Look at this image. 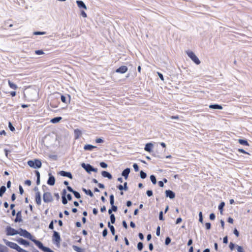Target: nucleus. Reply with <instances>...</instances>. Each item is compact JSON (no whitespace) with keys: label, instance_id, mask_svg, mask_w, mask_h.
Instances as JSON below:
<instances>
[{"label":"nucleus","instance_id":"obj_35","mask_svg":"<svg viewBox=\"0 0 252 252\" xmlns=\"http://www.w3.org/2000/svg\"><path fill=\"white\" fill-rule=\"evenodd\" d=\"M147 176L146 174L143 171H140V177L142 179H145Z\"/></svg>","mask_w":252,"mask_h":252},{"label":"nucleus","instance_id":"obj_60","mask_svg":"<svg viewBox=\"0 0 252 252\" xmlns=\"http://www.w3.org/2000/svg\"><path fill=\"white\" fill-rule=\"evenodd\" d=\"M25 184L27 185L28 186H31V181L30 180H26L25 181Z\"/></svg>","mask_w":252,"mask_h":252},{"label":"nucleus","instance_id":"obj_14","mask_svg":"<svg viewBox=\"0 0 252 252\" xmlns=\"http://www.w3.org/2000/svg\"><path fill=\"white\" fill-rule=\"evenodd\" d=\"M55 179L54 176H51L49 177L48 181L47 184L51 186H53L55 184Z\"/></svg>","mask_w":252,"mask_h":252},{"label":"nucleus","instance_id":"obj_21","mask_svg":"<svg viewBox=\"0 0 252 252\" xmlns=\"http://www.w3.org/2000/svg\"><path fill=\"white\" fill-rule=\"evenodd\" d=\"M8 83L10 88L13 90H16L18 88L17 86L14 83L11 82L10 80L8 81Z\"/></svg>","mask_w":252,"mask_h":252},{"label":"nucleus","instance_id":"obj_63","mask_svg":"<svg viewBox=\"0 0 252 252\" xmlns=\"http://www.w3.org/2000/svg\"><path fill=\"white\" fill-rule=\"evenodd\" d=\"M124 189L126 190H127L128 189V188L127 187V183L126 182H125L124 184Z\"/></svg>","mask_w":252,"mask_h":252},{"label":"nucleus","instance_id":"obj_2","mask_svg":"<svg viewBox=\"0 0 252 252\" xmlns=\"http://www.w3.org/2000/svg\"><path fill=\"white\" fill-rule=\"evenodd\" d=\"M27 163L29 166L33 168H40L42 165L41 161L38 159L29 160Z\"/></svg>","mask_w":252,"mask_h":252},{"label":"nucleus","instance_id":"obj_64","mask_svg":"<svg viewBox=\"0 0 252 252\" xmlns=\"http://www.w3.org/2000/svg\"><path fill=\"white\" fill-rule=\"evenodd\" d=\"M67 190L70 191V192H73L74 190L69 186H67Z\"/></svg>","mask_w":252,"mask_h":252},{"label":"nucleus","instance_id":"obj_31","mask_svg":"<svg viewBox=\"0 0 252 252\" xmlns=\"http://www.w3.org/2000/svg\"><path fill=\"white\" fill-rule=\"evenodd\" d=\"M150 179L153 184H156L157 182L156 178L154 175H151Z\"/></svg>","mask_w":252,"mask_h":252},{"label":"nucleus","instance_id":"obj_13","mask_svg":"<svg viewBox=\"0 0 252 252\" xmlns=\"http://www.w3.org/2000/svg\"><path fill=\"white\" fill-rule=\"evenodd\" d=\"M60 175L64 177H67L70 179H72V176L70 172H65L64 171H61L60 172Z\"/></svg>","mask_w":252,"mask_h":252},{"label":"nucleus","instance_id":"obj_11","mask_svg":"<svg viewBox=\"0 0 252 252\" xmlns=\"http://www.w3.org/2000/svg\"><path fill=\"white\" fill-rule=\"evenodd\" d=\"M66 191L65 189H63L62 192V202L65 205L67 203V200L66 198Z\"/></svg>","mask_w":252,"mask_h":252},{"label":"nucleus","instance_id":"obj_46","mask_svg":"<svg viewBox=\"0 0 252 252\" xmlns=\"http://www.w3.org/2000/svg\"><path fill=\"white\" fill-rule=\"evenodd\" d=\"M235 245L232 242H230L229 245L230 249L232 251L234 248Z\"/></svg>","mask_w":252,"mask_h":252},{"label":"nucleus","instance_id":"obj_57","mask_svg":"<svg viewBox=\"0 0 252 252\" xmlns=\"http://www.w3.org/2000/svg\"><path fill=\"white\" fill-rule=\"evenodd\" d=\"M81 15L84 18H86L87 16L86 13L84 11H81Z\"/></svg>","mask_w":252,"mask_h":252},{"label":"nucleus","instance_id":"obj_23","mask_svg":"<svg viewBox=\"0 0 252 252\" xmlns=\"http://www.w3.org/2000/svg\"><path fill=\"white\" fill-rule=\"evenodd\" d=\"M209 108L211 109H222V107L219 104H211L209 105Z\"/></svg>","mask_w":252,"mask_h":252},{"label":"nucleus","instance_id":"obj_32","mask_svg":"<svg viewBox=\"0 0 252 252\" xmlns=\"http://www.w3.org/2000/svg\"><path fill=\"white\" fill-rule=\"evenodd\" d=\"M110 220L111 222L114 224L115 222V217L114 214H111L110 215Z\"/></svg>","mask_w":252,"mask_h":252},{"label":"nucleus","instance_id":"obj_18","mask_svg":"<svg viewBox=\"0 0 252 252\" xmlns=\"http://www.w3.org/2000/svg\"><path fill=\"white\" fill-rule=\"evenodd\" d=\"M101 175L103 177L108 178L109 179H111L112 178V176L111 174L105 171H103L101 172Z\"/></svg>","mask_w":252,"mask_h":252},{"label":"nucleus","instance_id":"obj_20","mask_svg":"<svg viewBox=\"0 0 252 252\" xmlns=\"http://www.w3.org/2000/svg\"><path fill=\"white\" fill-rule=\"evenodd\" d=\"M76 3L77 4L79 8H83L85 9H87V7H86V5L82 1L77 0L76 1Z\"/></svg>","mask_w":252,"mask_h":252},{"label":"nucleus","instance_id":"obj_40","mask_svg":"<svg viewBox=\"0 0 252 252\" xmlns=\"http://www.w3.org/2000/svg\"><path fill=\"white\" fill-rule=\"evenodd\" d=\"M61 100H62V101L63 102L65 103H67L66 100V97H65V96H64L63 95H62L61 97Z\"/></svg>","mask_w":252,"mask_h":252},{"label":"nucleus","instance_id":"obj_51","mask_svg":"<svg viewBox=\"0 0 252 252\" xmlns=\"http://www.w3.org/2000/svg\"><path fill=\"white\" fill-rule=\"evenodd\" d=\"M111 209L114 212H116L117 211V207L116 206H115L114 205H112Z\"/></svg>","mask_w":252,"mask_h":252},{"label":"nucleus","instance_id":"obj_37","mask_svg":"<svg viewBox=\"0 0 252 252\" xmlns=\"http://www.w3.org/2000/svg\"><path fill=\"white\" fill-rule=\"evenodd\" d=\"M238 151L239 152L241 153H243V154H247V155H250V154H249L248 152H247L245 151L244 149H238Z\"/></svg>","mask_w":252,"mask_h":252},{"label":"nucleus","instance_id":"obj_47","mask_svg":"<svg viewBox=\"0 0 252 252\" xmlns=\"http://www.w3.org/2000/svg\"><path fill=\"white\" fill-rule=\"evenodd\" d=\"M205 227L207 229H210L211 228V223L209 222H206L205 223Z\"/></svg>","mask_w":252,"mask_h":252},{"label":"nucleus","instance_id":"obj_42","mask_svg":"<svg viewBox=\"0 0 252 252\" xmlns=\"http://www.w3.org/2000/svg\"><path fill=\"white\" fill-rule=\"evenodd\" d=\"M100 165L101 167L105 168L107 167V164L104 162H101L100 163Z\"/></svg>","mask_w":252,"mask_h":252},{"label":"nucleus","instance_id":"obj_41","mask_svg":"<svg viewBox=\"0 0 252 252\" xmlns=\"http://www.w3.org/2000/svg\"><path fill=\"white\" fill-rule=\"evenodd\" d=\"M35 174L37 176V183L38 184V182H39V179H40V173L38 171H35Z\"/></svg>","mask_w":252,"mask_h":252},{"label":"nucleus","instance_id":"obj_17","mask_svg":"<svg viewBox=\"0 0 252 252\" xmlns=\"http://www.w3.org/2000/svg\"><path fill=\"white\" fill-rule=\"evenodd\" d=\"M166 195L167 196H168L170 198L172 199L175 197V193L170 190H166Z\"/></svg>","mask_w":252,"mask_h":252},{"label":"nucleus","instance_id":"obj_62","mask_svg":"<svg viewBox=\"0 0 252 252\" xmlns=\"http://www.w3.org/2000/svg\"><path fill=\"white\" fill-rule=\"evenodd\" d=\"M159 219L160 220H163V215H162V212L161 211L159 213Z\"/></svg>","mask_w":252,"mask_h":252},{"label":"nucleus","instance_id":"obj_1","mask_svg":"<svg viewBox=\"0 0 252 252\" xmlns=\"http://www.w3.org/2000/svg\"><path fill=\"white\" fill-rule=\"evenodd\" d=\"M18 234L20 236H24V237L27 238L32 241L39 249L42 250L43 251L45 252H54L49 248L43 246L41 242L35 239L34 237L31 234V233L27 231L26 230L20 228L19 231H18Z\"/></svg>","mask_w":252,"mask_h":252},{"label":"nucleus","instance_id":"obj_29","mask_svg":"<svg viewBox=\"0 0 252 252\" xmlns=\"http://www.w3.org/2000/svg\"><path fill=\"white\" fill-rule=\"evenodd\" d=\"M224 205H225L224 202H222L220 203V204L219 206V209L220 211V212L221 214H222V212L223 211L222 209H223V207L224 206Z\"/></svg>","mask_w":252,"mask_h":252},{"label":"nucleus","instance_id":"obj_33","mask_svg":"<svg viewBox=\"0 0 252 252\" xmlns=\"http://www.w3.org/2000/svg\"><path fill=\"white\" fill-rule=\"evenodd\" d=\"M143 245L142 242H139L137 245V249L139 251H141L143 249Z\"/></svg>","mask_w":252,"mask_h":252},{"label":"nucleus","instance_id":"obj_4","mask_svg":"<svg viewBox=\"0 0 252 252\" xmlns=\"http://www.w3.org/2000/svg\"><path fill=\"white\" fill-rule=\"evenodd\" d=\"M43 199L45 203H49L53 200L52 195L50 192H45L43 195Z\"/></svg>","mask_w":252,"mask_h":252},{"label":"nucleus","instance_id":"obj_30","mask_svg":"<svg viewBox=\"0 0 252 252\" xmlns=\"http://www.w3.org/2000/svg\"><path fill=\"white\" fill-rule=\"evenodd\" d=\"M110 203L111 205H114V196L113 194L110 196Z\"/></svg>","mask_w":252,"mask_h":252},{"label":"nucleus","instance_id":"obj_16","mask_svg":"<svg viewBox=\"0 0 252 252\" xmlns=\"http://www.w3.org/2000/svg\"><path fill=\"white\" fill-rule=\"evenodd\" d=\"M130 169L128 168H126V169H125L123 172H122V176H123L126 179L127 178V177L128 176V174H129L130 173Z\"/></svg>","mask_w":252,"mask_h":252},{"label":"nucleus","instance_id":"obj_44","mask_svg":"<svg viewBox=\"0 0 252 252\" xmlns=\"http://www.w3.org/2000/svg\"><path fill=\"white\" fill-rule=\"evenodd\" d=\"M171 242V239L167 237L166 239H165V243L166 245H168Z\"/></svg>","mask_w":252,"mask_h":252},{"label":"nucleus","instance_id":"obj_5","mask_svg":"<svg viewBox=\"0 0 252 252\" xmlns=\"http://www.w3.org/2000/svg\"><path fill=\"white\" fill-rule=\"evenodd\" d=\"M82 167L84 168L88 173H90L91 172H96L97 171L96 168L93 167V166L89 164H86L85 163H83L82 164Z\"/></svg>","mask_w":252,"mask_h":252},{"label":"nucleus","instance_id":"obj_15","mask_svg":"<svg viewBox=\"0 0 252 252\" xmlns=\"http://www.w3.org/2000/svg\"><path fill=\"white\" fill-rule=\"evenodd\" d=\"M153 147V145L151 143H147L146 144L144 149L146 151L151 152Z\"/></svg>","mask_w":252,"mask_h":252},{"label":"nucleus","instance_id":"obj_8","mask_svg":"<svg viewBox=\"0 0 252 252\" xmlns=\"http://www.w3.org/2000/svg\"><path fill=\"white\" fill-rule=\"evenodd\" d=\"M127 70L128 68L126 66L123 65L117 68L116 70V72L117 73H125L127 71Z\"/></svg>","mask_w":252,"mask_h":252},{"label":"nucleus","instance_id":"obj_53","mask_svg":"<svg viewBox=\"0 0 252 252\" xmlns=\"http://www.w3.org/2000/svg\"><path fill=\"white\" fill-rule=\"evenodd\" d=\"M107 234V229H104L102 232V235L103 237H105Z\"/></svg>","mask_w":252,"mask_h":252},{"label":"nucleus","instance_id":"obj_26","mask_svg":"<svg viewBox=\"0 0 252 252\" xmlns=\"http://www.w3.org/2000/svg\"><path fill=\"white\" fill-rule=\"evenodd\" d=\"M62 119V118L61 117H56V118H54L51 119L50 122L53 124L57 123L59 122H60V121Z\"/></svg>","mask_w":252,"mask_h":252},{"label":"nucleus","instance_id":"obj_24","mask_svg":"<svg viewBox=\"0 0 252 252\" xmlns=\"http://www.w3.org/2000/svg\"><path fill=\"white\" fill-rule=\"evenodd\" d=\"M238 142L240 144L243 145H245V146H249V143H248V142L247 140H244V139H240L238 140Z\"/></svg>","mask_w":252,"mask_h":252},{"label":"nucleus","instance_id":"obj_10","mask_svg":"<svg viewBox=\"0 0 252 252\" xmlns=\"http://www.w3.org/2000/svg\"><path fill=\"white\" fill-rule=\"evenodd\" d=\"M17 241L19 244L23 245L26 247L30 246V243L22 238H19L17 240Z\"/></svg>","mask_w":252,"mask_h":252},{"label":"nucleus","instance_id":"obj_19","mask_svg":"<svg viewBox=\"0 0 252 252\" xmlns=\"http://www.w3.org/2000/svg\"><path fill=\"white\" fill-rule=\"evenodd\" d=\"M96 148V146L88 144L84 146V149L85 150L92 151L93 149H95Z\"/></svg>","mask_w":252,"mask_h":252},{"label":"nucleus","instance_id":"obj_43","mask_svg":"<svg viewBox=\"0 0 252 252\" xmlns=\"http://www.w3.org/2000/svg\"><path fill=\"white\" fill-rule=\"evenodd\" d=\"M133 168H134V170H135L136 172L138 171V170H139V167H138V165H137L136 163H134V164H133Z\"/></svg>","mask_w":252,"mask_h":252},{"label":"nucleus","instance_id":"obj_54","mask_svg":"<svg viewBox=\"0 0 252 252\" xmlns=\"http://www.w3.org/2000/svg\"><path fill=\"white\" fill-rule=\"evenodd\" d=\"M157 73H158L159 77L161 79V80L162 81H163L164 80V78H163V75L161 73L158 72Z\"/></svg>","mask_w":252,"mask_h":252},{"label":"nucleus","instance_id":"obj_22","mask_svg":"<svg viewBox=\"0 0 252 252\" xmlns=\"http://www.w3.org/2000/svg\"><path fill=\"white\" fill-rule=\"evenodd\" d=\"M83 191L87 195H89L91 197L94 196V194L90 189H86L83 188Z\"/></svg>","mask_w":252,"mask_h":252},{"label":"nucleus","instance_id":"obj_38","mask_svg":"<svg viewBox=\"0 0 252 252\" xmlns=\"http://www.w3.org/2000/svg\"><path fill=\"white\" fill-rule=\"evenodd\" d=\"M8 126L11 131H14L15 130L14 127L12 125V124L10 122H9L8 123Z\"/></svg>","mask_w":252,"mask_h":252},{"label":"nucleus","instance_id":"obj_50","mask_svg":"<svg viewBox=\"0 0 252 252\" xmlns=\"http://www.w3.org/2000/svg\"><path fill=\"white\" fill-rule=\"evenodd\" d=\"M146 193L148 196H151L153 195V191L151 190H148L147 191Z\"/></svg>","mask_w":252,"mask_h":252},{"label":"nucleus","instance_id":"obj_3","mask_svg":"<svg viewBox=\"0 0 252 252\" xmlns=\"http://www.w3.org/2000/svg\"><path fill=\"white\" fill-rule=\"evenodd\" d=\"M188 56L191 59V60L194 62L196 64H199L200 63V60L194 54V53L191 51H188L186 52Z\"/></svg>","mask_w":252,"mask_h":252},{"label":"nucleus","instance_id":"obj_34","mask_svg":"<svg viewBox=\"0 0 252 252\" xmlns=\"http://www.w3.org/2000/svg\"><path fill=\"white\" fill-rule=\"evenodd\" d=\"M237 249L238 252H245L243 247L240 246H237Z\"/></svg>","mask_w":252,"mask_h":252},{"label":"nucleus","instance_id":"obj_61","mask_svg":"<svg viewBox=\"0 0 252 252\" xmlns=\"http://www.w3.org/2000/svg\"><path fill=\"white\" fill-rule=\"evenodd\" d=\"M223 242L224 243H225V244L228 243V239H227V236H225L223 238Z\"/></svg>","mask_w":252,"mask_h":252},{"label":"nucleus","instance_id":"obj_7","mask_svg":"<svg viewBox=\"0 0 252 252\" xmlns=\"http://www.w3.org/2000/svg\"><path fill=\"white\" fill-rule=\"evenodd\" d=\"M52 240L56 244H59L61 241V237L59 233L56 231H53Z\"/></svg>","mask_w":252,"mask_h":252},{"label":"nucleus","instance_id":"obj_12","mask_svg":"<svg viewBox=\"0 0 252 252\" xmlns=\"http://www.w3.org/2000/svg\"><path fill=\"white\" fill-rule=\"evenodd\" d=\"M15 222H21L22 221V214L21 211H18L16 214V217L14 220Z\"/></svg>","mask_w":252,"mask_h":252},{"label":"nucleus","instance_id":"obj_28","mask_svg":"<svg viewBox=\"0 0 252 252\" xmlns=\"http://www.w3.org/2000/svg\"><path fill=\"white\" fill-rule=\"evenodd\" d=\"M108 226L110 228L111 232L112 234V235L115 234V228L114 227L110 224V223L109 222L108 223Z\"/></svg>","mask_w":252,"mask_h":252},{"label":"nucleus","instance_id":"obj_6","mask_svg":"<svg viewBox=\"0 0 252 252\" xmlns=\"http://www.w3.org/2000/svg\"><path fill=\"white\" fill-rule=\"evenodd\" d=\"M18 231L14 229L10 226H7L6 228V234L8 236H13L17 234Z\"/></svg>","mask_w":252,"mask_h":252},{"label":"nucleus","instance_id":"obj_49","mask_svg":"<svg viewBox=\"0 0 252 252\" xmlns=\"http://www.w3.org/2000/svg\"><path fill=\"white\" fill-rule=\"evenodd\" d=\"M35 54L37 55H42L44 54V52L42 50H36L35 51Z\"/></svg>","mask_w":252,"mask_h":252},{"label":"nucleus","instance_id":"obj_25","mask_svg":"<svg viewBox=\"0 0 252 252\" xmlns=\"http://www.w3.org/2000/svg\"><path fill=\"white\" fill-rule=\"evenodd\" d=\"M74 133H75L76 139H78L82 134V132H81V130H80L78 129H75Z\"/></svg>","mask_w":252,"mask_h":252},{"label":"nucleus","instance_id":"obj_56","mask_svg":"<svg viewBox=\"0 0 252 252\" xmlns=\"http://www.w3.org/2000/svg\"><path fill=\"white\" fill-rule=\"evenodd\" d=\"M215 219V215L214 214L212 213L210 215V219L211 220H214Z\"/></svg>","mask_w":252,"mask_h":252},{"label":"nucleus","instance_id":"obj_55","mask_svg":"<svg viewBox=\"0 0 252 252\" xmlns=\"http://www.w3.org/2000/svg\"><path fill=\"white\" fill-rule=\"evenodd\" d=\"M19 191L21 195L24 193V189L21 185L19 186Z\"/></svg>","mask_w":252,"mask_h":252},{"label":"nucleus","instance_id":"obj_58","mask_svg":"<svg viewBox=\"0 0 252 252\" xmlns=\"http://www.w3.org/2000/svg\"><path fill=\"white\" fill-rule=\"evenodd\" d=\"M234 233L237 237H238L239 235V233L236 228L234 230Z\"/></svg>","mask_w":252,"mask_h":252},{"label":"nucleus","instance_id":"obj_36","mask_svg":"<svg viewBox=\"0 0 252 252\" xmlns=\"http://www.w3.org/2000/svg\"><path fill=\"white\" fill-rule=\"evenodd\" d=\"M72 193L77 198H80L81 197L80 194L77 191L74 190Z\"/></svg>","mask_w":252,"mask_h":252},{"label":"nucleus","instance_id":"obj_9","mask_svg":"<svg viewBox=\"0 0 252 252\" xmlns=\"http://www.w3.org/2000/svg\"><path fill=\"white\" fill-rule=\"evenodd\" d=\"M35 200L36 203L38 205H40L41 204V195L39 192H37L35 193Z\"/></svg>","mask_w":252,"mask_h":252},{"label":"nucleus","instance_id":"obj_45","mask_svg":"<svg viewBox=\"0 0 252 252\" xmlns=\"http://www.w3.org/2000/svg\"><path fill=\"white\" fill-rule=\"evenodd\" d=\"M103 140L100 138L95 139V142L97 143H103Z\"/></svg>","mask_w":252,"mask_h":252},{"label":"nucleus","instance_id":"obj_27","mask_svg":"<svg viewBox=\"0 0 252 252\" xmlns=\"http://www.w3.org/2000/svg\"><path fill=\"white\" fill-rule=\"evenodd\" d=\"M6 191V188L5 186H1L0 188V196H2Z\"/></svg>","mask_w":252,"mask_h":252},{"label":"nucleus","instance_id":"obj_48","mask_svg":"<svg viewBox=\"0 0 252 252\" xmlns=\"http://www.w3.org/2000/svg\"><path fill=\"white\" fill-rule=\"evenodd\" d=\"M49 228L50 229H54V221L53 220H52L50 222V224L49 225Z\"/></svg>","mask_w":252,"mask_h":252},{"label":"nucleus","instance_id":"obj_52","mask_svg":"<svg viewBox=\"0 0 252 252\" xmlns=\"http://www.w3.org/2000/svg\"><path fill=\"white\" fill-rule=\"evenodd\" d=\"M156 234L158 236L160 235V227L159 226L157 228Z\"/></svg>","mask_w":252,"mask_h":252},{"label":"nucleus","instance_id":"obj_59","mask_svg":"<svg viewBox=\"0 0 252 252\" xmlns=\"http://www.w3.org/2000/svg\"><path fill=\"white\" fill-rule=\"evenodd\" d=\"M182 221V219L181 218H179L177 219L176 220V224H178L179 223H180L181 221Z\"/></svg>","mask_w":252,"mask_h":252},{"label":"nucleus","instance_id":"obj_39","mask_svg":"<svg viewBox=\"0 0 252 252\" xmlns=\"http://www.w3.org/2000/svg\"><path fill=\"white\" fill-rule=\"evenodd\" d=\"M46 33L45 32H33L34 35H43Z\"/></svg>","mask_w":252,"mask_h":252}]
</instances>
